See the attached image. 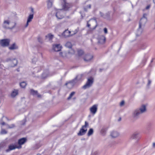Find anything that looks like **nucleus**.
I'll return each mask as SVG.
<instances>
[{
    "mask_svg": "<svg viewBox=\"0 0 155 155\" xmlns=\"http://www.w3.org/2000/svg\"><path fill=\"white\" fill-rule=\"evenodd\" d=\"M27 141V139L26 138H22L19 139L18 141V145L21 147V145L24 144Z\"/></svg>",
    "mask_w": 155,
    "mask_h": 155,
    "instance_id": "obj_18",
    "label": "nucleus"
},
{
    "mask_svg": "<svg viewBox=\"0 0 155 155\" xmlns=\"http://www.w3.org/2000/svg\"><path fill=\"white\" fill-rule=\"evenodd\" d=\"M153 147H155V143H153Z\"/></svg>",
    "mask_w": 155,
    "mask_h": 155,
    "instance_id": "obj_47",
    "label": "nucleus"
},
{
    "mask_svg": "<svg viewBox=\"0 0 155 155\" xmlns=\"http://www.w3.org/2000/svg\"><path fill=\"white\" fill-rule=\"evenodd\" d=\"M124 103V101H122L120 103V105L121 106H123Z\"/></svg>",
    "mask_w": 155,
    "mask_h": 155,
    "instance_id": "obj_42",
    "label": "nucleus"
},
{
    "mask_svg": "<svg viewBox=\"0 0 155 155\" xmlns=\"http://www.w3.org/2000/svg\"><path fill=\"white\" fill-rule=\"evenodd\" d=\"M71 98V97H68V100H69Z\"/></svg>",
    "mask_w": 155,
    "mask_h": 155,
    "instance_id": "obj_49",
    "label": "nucleus"
},
{
    "mask_svg": "<svg viewBox=\"0 0 155 155\" xmlns=\"http://www.w3.org/2000/svg\"><path fill=\"white\" fill-rule=\"evenodd\" d=\"M77 30H76L75 32L74 31L71 32L67 30H65L62 33V35L64 37H67L73 35L77 32Z\"/></svg>",
    "mask_w": 155,
    "mask_h": 155,
    "instance_id": "obj_8",
    "label": "nucleus"
},
{
    "mask_svg": "<svg viewBox=\"0 0 155 155\" xmlns=\"http://www.w3.org/2000/svg\"><path fill=\"white\" fill-rule=\"evenodd\" d=\"M143 28L141 27L140 28V26H139V28L138 29L137 31V35H140L142 32L143 30Z\"/></svg>",
    "mask_w": 155,
    "mask_h": 155,
    "instance_id": "obj_26",
    "label": "nucleus"
},
{
    "mask_svg": "<svg viewBox=\"0 0 155 155\" xmlns=\"http://www.w3.org/2000/svg\"><path fill=\"white\" fill-rule=\"evenodd\" d=\"M97 104H94L90 107V111L93 115H94L96 113L97 110Z\"/></svg>",
    "mask_w": 155,
    "mask_h": 155,
    "instance_id": "obj_14",
    "label": "nucleus"
},
{
    "mask_svg": "<svg viewBox=\"0 0 155 155\" xmlns=\"http://www.w3.org/2000/svg\"><path fill=\"white\" fill-rule=\"evenodd\" d=\"M37 155H41L40 154H38Z\"/></svg>",
    "mask_w": 155,
    "mask_h": 155,
    "instance_id": "obj_52",
    "label": "nucleus"
},
{
    "mask_svg": "<svg viewBox=\"0 0 155 155\" xmlns=\"http://www.w3.org/2000/svg\"><path fill=\"white\" fill-rule=\"evenodd\" d=\"M152 81L150 80H148V81L147 83V88H149L150 87L151 83Z\"/></svg>",
    "mask_w": 155,
    "mask_h": 155,
    "instance_id": "obj_34",
    "label": "nucleus"
},
{
    "mask_svg": "<svg viewBox=\"0 0 155 155\" xmlns=\"http://www.w3.org/2000/svg\"><path fill=\"white\" fill-rule=\"evenodd\" d=\"M62 46L60 44H55L52 45V49L55 51H59L61 50Z\"/></svg>",
    "mask_w": 155,
    "mask_h": 155,
    "instance_id": "obj_13",
    "label": "nucleus"
},
{
    "mask_svg": "<svg viewBox=\"0 0 155 155\" xmlns=\"http://www.w3.org/2000/svg\"><path fill=\"white\" fill-rule=\"evenodd\" d=\"M18 48V46L15 43L12 44L8 47L9 50H12L17 49Z\"/></svg>",
    "mask_w": 155,
    "mask_h": 155,
    "instance_id": "obj_19",
    "label": "nucleus"
},
{
    "mask_svg": "<svg viewBox=\"0 0 155 155\" xmlns=\"http://www.w3.org/2000/svg\"><path fill=\"white\" fill-rule=\"evenodd\" d=\"M33 18V14H30L28 17L26 23L25 25V27H27L29 25V23L31 22Z\"/></svg>",
    "mask_w": 155,
    "mask_h": 155,
    "instance_id": "obj_17",
    "label": "nucleus"
},
{
    "mask_svg": "<svg viewBox=\"0 0 155 155\" xmlns=\"http://www.w3.org/2000/svg\"><path fill=\"white\" fill-rule=\"evenodd\" d=\"M53 37V35L51 34H49L45 36L46 39L47 41L51 40Z\"/></svg>",
    "mask_w": 155,
    "mask_h": 155,
    "instance_id": "obj_24",
    "label": "nucleus"
},
{
    "mask_svg": "<svg viewBox=\"0 0 155 155\" xmlns=\"http://www.w3.org/2000/svg\"><path fill=\"white\" fill-rule=\"evenodd\" d=\"M87 26L88 27H89L90 26V25L89 24V22H88L87 23Z\"/></svg>",
    "mask_w": 155,
    "mask_h": 155,
    "instance_id": "obj_48",
    "label": "nucleus"
},
{
    "mask_svg": "<svg viewBox=\"0 0 155 155\" xmlns=\"http://www.w3.org/2000/svg\"><path fill=\"white\" fill-rule=\"evenodd\" d=\"M1 125H4L5 124V122H3L1 123Z\"/></svg>",
    "mask_w": 155,
    "mask_h": 155,
    "instance_id": "obj_46",
    "label": "nucleus"
},
{
    "mask_svg": "<svg viewBox=\"0 0 155 155\" xmlns=\"http://www.w3.org/2000/svg\"><path fill=\"white\" fill-rule=\"evenodd\" d=\"M5 61L9 63V66L10 67H14L16 66L18 62L16 58L12 57L7 58Z\"/></svg>",
    "mask_w": 155,
    "mask_h": 155,
    "instance_id": "obj_2",
    "label": "nucleus"
},
{
    "mask_svg": "<svg viewBox=\"0 0 155 155\" xmlns=\"http://www.w3.org/2000/svg\"><path fill=\"white\" fill-rule=\"evenodd\" d=\"M98 40L99 43L103 44L105 41V38L104 36H100L98 37Z\"/></svg>",
    "mask_w": 155,
    "mask_h": 155,
    "instance_id": "obj_21",
    "label": "nucleus"
},
{
    "mask_svg": "<svg viewBox=\"0 0 155 155\" xmlns=\"http://www.w3.org/2000/svg\"><path fill=\"white\" fill-rule=\"evenodd\" d=\"M137 109L141 114L145 112L147 110L146 106L144 104L142 105L139 108Z\"/></svg>",
    "mask_w": 155,
    "mask_h": 155,
    "instance_id": "obj_16",
    "label": "nucleus"
},
{
    "mask_svg": "<svg viewBox=\"0 0 155 155\" xmlns=\"http://www.w3.org/2000/svg\"><path fill=\"white\" fill-rule=\"evenodd\" d=\"M153 2L155 4V0H153Z\"/></svg>",
    "mask_w": 155,
    "mask_h": 155,
    "instance_id": "obj_50",
    "label": "nucleus"
},
{
    "mask_svg": "<svg viewBox=\"0 0 155 155\" xmlns=\"http://www.w3.org/2000/svg\"><path fill=\"white\" fill-rule=\"evenodd\" d=\"M93 133V130L92 128H91L89 130L88 133L87 135L88 136H89L91 135H92Z\"/></svg>",
    "mask_w": 155,
    "mask_h": 155,
    "instance_id": "obj_32",
    "label": "nucleus"
},
{
    "mask_svg": "<svg viewBox=\"0 0 155 155\" xmlns=\"http://www.w3.org/2000/svg\"><path fill=\"white\" fill-rule=\"evenodd\" d=\"M20 146H17V145H14L13 144H11L8 146V148L5 150L7 152H9L11 150H14L16 148L20 149L21 148Z\"/></svg>",
    "mask_w": 155,
    "mask_h": 155,
    "instance_id": "obj_12",
    "label": "nucleus"
},
{
    "mask_svg": "<svg viewBox=\"0 0 155 155\" xmlns=\"http://www.w3.org/2000/svg\"><path fill=\"white\" fill-rule=\"evenodd\" d=\"M89 21V22H91L93 23H96V20H95V19H94L90 20Z\"/></svg>",
    "mask_w": 155,
    "mask_h": 155,
    "instance_id": "obj_37",
    "label": "nucleus"
},
{
    "mask_svg": "<svg viewBox=\"0 0 155 155\" xmlns=\"http://www.w3.org/2000/svg\"><path fill=\"white\" fill-rule=\"evenodd\" d=\"M84 54V52L82 50H79L78 51V54L79 56H81L83 58V56L84 55H83Z\"/></svg>",
    "mask_w": 155,
    "mask_h": 155,
    "instance_id": "obj_30",
    "label": "nucleus"
},
{
    "mask_svg": "<svg viewBox=\"0 0 155 155\" xmlns=\"http://www.w3.org/2000/svg\"><path fill=\"white\" fill-rule=\"evenodd\" d=\"M18 90H13L11 93V96L12 97H14L17 95L18 94Z\"/></svg>",
    "mask_w": 155,
    "mask_h": 155,
    "instance_id": "obj_25",
    "label": "nucleus"
},
{
    "mask_svg": "<svg viewBox=\"0 0 155 155\" xmlns=\"http://www.w3.org/2000/svg\"><path fill=\"white\" fill-rule=\"evenodd\" d=\"M104 32L106 34L107 33V29L106 28H105L104 29Z\"/></svg>",
    "mask_w": 155,
    "mask_h": 155,
    "instance_id": "obj_43",
    "label": "nucleus"
},
{
    "mask_svg": "<svg viewBox=\"0 0 155 155\" xmlns=\"http://www.w3.org/2000/svg\"><path fill=\"white\" fill-rule=\"evenodd\" d=\"M30 93L33 96H37L38 97L40 96V95L38 94L37 91H34L32 89L30 90Z\"/></svg>",
    "mask_w": 155,
    "mask_h": 155,
    "instance_id": "obj_23",
    "label": "nucleus"
},
{
    "mask_svg": "<svg viewBox=\"0 0 155 155\" xmlns=\"http://www.w3.org/2000/svg\"><path fill=\"white\" fill-rule=\"evenodd\" d=\"M66 85L67 86L68 88L70 87L73 85V84H72L71 83L68 82L66 83Z\"/></svg>",
    "mask_w": 155,
    "mask_h": 155,
    "instance_id": "obj_35",
    "label": "nucleus"
},
{
    "mask_svg": "<svg viewBox=\"0 0 155 155\" xmlns=\"http://www.w3.org/2000/svg\"><path fill=\"white\" fill-rule=\"evenodd\" d=\"M14 127H15L14 125L13 124H12L11 125V126H8V128H13Z\"/></svg>",
    "mask_w": 155,
    "mask_h": 155,
    "instance_id": "obj_41",
    "label": "nucleus"
},
{
    "mask_svg": "<svg viewBox=\"0 0 155 155\" xmlns=\"http://www.w3.org/2000/svg\"><path fill=\"white\" fill-rule=\"evenodd\" d=\"M20 85L21 87L24 88L26 86L27 84L26 82L23 81L20 83Z\"/></svg>",
    "mask_w": 155,
    "mask_h": 155,
    "instance_id": "obj_31",
    "label": "nucleus"
},
{
    "mask_svg": "<svg viewBox=\"0 0 155 155\" xmlns=\"http://www.w3.org/2000/svg\"><path fill=\"white\" fill-rule=\"evenodd\" d=\"M89 126L88 123L85 121V124L82 126L81 128L80 129L79 132L78 133V136H82L84 134L86 133L87 129V127Z\"/></svg>",
    "mask_w": 155,
    "mask_h": 155,
    "instance_id": "obj_4",
    "label": "nucleus"
},
{
    "mask_svg": "<svg viewBox=\"0 0 155 155\" xmlns=\"http://www.w3.org/2000/svg\"><path fill=\"white\" fill-rule=\"evenodd\" d=\"M76 79L78 81H81L82 79V75H78L76 78Z\"/></svg>",
    "mask_w": 155,
    "mask_h": 155,
    "instance_id": "obj_33",
    "label": "nucleus"
},
{
    "mask_svg": "<svg viewBox=\"0 0 155 155\" xmlns=\"http://www.w3.org/2000/svg\"><path fill=\"white\" fill-rule=\"evenodd\" d=\"M74 53V51L73 49H71L69 52H67L65 51H63L59 53L60 57L63 58H68L70 57L71 54Z\"/></svg>",
    "mask_w": 155,
    "mask_h": 155,
    "instance_id": "obj_3",
    "label": "nucleus"
},
{
    "mask_svg": "<svg viewBox=\"0 0 155 155\" xmlns=\"http://www.w3.org/2000/svg\"><path fill=\"white\" fill-rule=\"evenodd\" d=\"M10 40L8 39H4L0 40V45L1 46L6 47L9 45Z\"/></svg>",
    "mask_w": 155,
    "mask_h": 155,
    "instance_id": "obj_7",
    "label": "nucleus"
},
{
    "mask_svg": "<svg viewBox=\"0 0 155 155\" xmlns=\"http://www.w3.org/2000/svg\"><path fill=\"white\" fill-rule=\"evenodd\" d=\"M94 79L93 77L88 78L86 84L83 86V88L85 89L90 87L92 85Z\"/></svg>",
    "mask_w": 155,
    "mask_h": 155,
    "instance_id": "obj_5",
    "label": "nucleus"
},
{
    "mask_svg": "<svg viewBox=\"0 0 155 155\" xmlns=\"http://www.w3.org/2000/svg\"><path fill=\"white\" fill-rule=\"evenodd\" d=\"M91 6L90 5H89L86 7V8H85L84 9L85 10H87L88 9H90L91 8Z\"/></svg>",
    "mask_w": 155,
    "mask_h": 155,
    "instance_id": "obj_40",
    "label": "nucleus"
},
{
    "mask_svg": "<svg viewBox=\"0 0 155 155\" xmlns=\"http://www.w3.org/2000/svg\"><path fill=\"white\" fill-rule=\"evenodd\" d=\"M141 114L137 108L134 110L132 112V117L134 119H137L139 118Z\"/></svg>",
    "mask_w": 155,
    "mask_h": 155,
    "instance_id": "obj_6",
    "label": "nucleus"
},
{
    "mask_svg": "<svg viewBox=\"0 0 155 155\" xmlns=\"http://www.w3.org/2000/svg\"><path fill=\"white\" fill-rule=\"evenodd\" d=\"M31 11L32 12H33V10L32 9H31Z\"/></svg>",
    "mask_w": 155,
    "mask_h": 155,
    "instance_id": "obj_51",
    "label": "nucleus"
},
{
    "mask_svg": "<svg viewBox=\"0 0 155 155\" xmlns=\"http://www.w3.org/2000/svg\"><path fill=\"white\" fill-rule=\"evenodd\" d=\"M150 5H148V6H147L146 7V9H148L150 8Z\"/></svg>",
    "mask_w": 155,
    "mask_h": 155,
    "instance_id": "obj_44",
    "label": "nucleus"
},
{
    "mask_svg": "<svg viewBox=\"0 0 155 155\" xmlns=\"http://www.w3.org/2000/svg\"><path fill=\"white\" fill-rule=\"evenodd\" d=\"M52 2L50 0H49L47 2V7L48 8H50L52 7Z\"/></svg>",
    "mask_w": 155,
    "mask_h": 155,
    "instance_id": "obj_29",
    "label": "nucleus"
},
{
    "mask_svg": "<svg viewBox=\"0 0 155 155\" xmlns=\"http://www.w3.org/2000/svg\"><path fill=\"white\" fill-rule=\"evenodd\" d=\"M138 132H135L131 135L130 137L131 140L137 139L138 138V136L139 135Z\"/></svg>",
    "mask_w": 155,
    "mask_h": 155,
    "instance_id": "obj_22",
    "label": "nucleus"
},
{
    "mask_svg": "<svg viewBox=\"0 0 155 155\" xmlns=\"http://www.w3.org/2000/svg\"><path fill=\"white\" fill-rule=\"evenodd\" d=\"M48 75V72L46 71V72H44L42 74L41 76V78L42 79L45 78L47 77Z\"/></svg>",
    "mask_w": 155,
    "mask_h": 155,
    "instance_id": "obj_28",
    "label": "nucleus"
},
{
    "mask_svg": "<svg viewBox=\"0 0 155 155\" xmlns=\"http://www.w3.org/2000/svg\"><path fill=\"white\" fill-rule=\"evenodd\" d=\"M147 22V18L145 16L143 17L140 20L139 23V26L144 28Z\"/></svg>",
    "mask_w": 155,
    "mask_h": 155,
    "instance_id": "obj_11",
    "label": "nucleus"
},
{
    "mask_svg": "<svg viewBox=\"0 0 155 155\" xmlns=\"http://www.w3.org/2000/svg\"><path fill=\"white\" fill-rule=\"evenodd\" d=\"M97 153L96 152H95L93 153H92V154L93 155V154H94L95 155H96Z\"/></svg>",
    "mask_w": 155,
    "mask_h": 155,
    "instance_id": "obj_45",
    "label": "nucleus"
},
{
    "mask_svg": "<svg viewBox=\"0 0 155 155\" xmlns=\"http://www.w3.org/2000/svg\"><path fill=\"white\" fill-rule=\"evenodd\" d=\"M93 58V56L90 54L85 55L83 56V58L84 60L86 62L89 61H91Z\"/></svg>",
    "mask_w": 155,
    "mask_h": 155,
    "instance_id": "obj_15",
    "label": "nucleus"
},
{
    "mask_svg": "<svg viewBox=\"0 0 155 155\" xmlns=\"http://www.w3.org/2000/svg\"><path fill=\"white\" fill-rule=\"evenodd\" d=\"M71 7L72 5L71 4L67 3L65 0H63L62 4V7L63 9L67 10Z\"/></svg>",
    "mask_w": 155,
    "mask_h": 155,
    "instance_id": "obj_10",
    "label": "nucleus"
},
{
    "mask_svg": "<svg viewBox=\"0 0 155 155\" xmlns=\"http://www.w3.org/2000/svg\"><path fill=\"white\" fill-rule=\"evenodd\" d=\"M72 45L71 42L68 41L65 45V46L68 48H71Z\"/></svg>",
    "mask_w": 155,
    "mask_h": 155,
    "instance_id": "obj_27",
    "label": "nucleus"
},
{
    "mask_svg": "<svg viewBox=\"0 0 155 155\" xmlns=\"http://www.w3.org/2000/svg\"><path fill=\"white\" fill-rule=\"evenodd\" d=\"M16 25L15 21L11 17L5 19L3 22L2 26L6 29L12 30L14 28Z\"/></svg>",
    "mask_w": 155,
    "mask_h": 155,
    "instance_id": "obj_1",
    "label": "nucleus"
},
{
    "mask_svg": "<svg viewBox=\"0 0 155 155\" xmlns=\"http://www.w3.org/2000/svg\"><path fill=\"white\" fill-rule=\"evenodd\" d=\"M75 92H72L70 94L69 97H72L74 95Z\"/></svg>",
    "mask_w": 155,
    "mask_h": 155,
    "instance_id": "obj_38",
    "label": "nucleus"
},
{
    "mask_svg": "<svg viewBox=\"0 0 155 155\" xmlns=\"http://www.w3.org/2000/svg\"><path fill=\"white\" fill-rule=\"evenodd\" d=\"M35 72H38V71H39L40 70V69L39 68H36L35 69Z\"/></svg>",
    "mask_w": 155,
    "mask_h": 155,
    "instance_id": "obj_39",
    "label": "nucleus"
},
{
    "mask_svg": "<svg viewBox=\"0 0 155 155\" xmlns=\"http://www.w3.org/2000/svg\"><path fill=\"white\" fill-rule=\"evenodd\" d=\"M7 133L6 131L4 129H2L1 132V134H5Z\"/></svg>",
    "mask_w": 155,
    "mask_h": 155,
    "instance_id": "obj_36",
    "label": "nucleus"
},
{
    "mask_svg": "<svg viewBox=\"0 0 155 155\" xmlns=\"http://www.w3.org/2000/svg\"><path fill=\"white\" fill-rule=\"evenodd\" d=\"M64 14L63 11L61 9L57 10L55 16L58 19H61L64 17Z\"/></svg>",
    "mask_w": 155,
    "mask_h": 155,
    "instance_id": "obj_9",
    "label": "nucleus"
},
{
    "mask_svg": "<svg viewBox=\"0 0 155 155\" xmlns=\"http://www.w3.org/2000/svg\"><path fill=\"white\" fill-rule=\"evenodd\" d=\"M110 136L112 138H116L119 135V133L117 131H112L111 132Z\"/></svg>",
    "mask_w": 155,
    "mask_h": 155,
    "instance_id": "obj_20",
    "label": "nucleus"
}]
</instances>
